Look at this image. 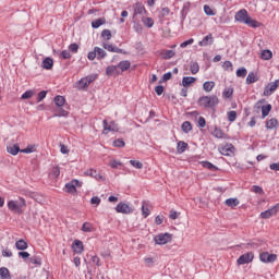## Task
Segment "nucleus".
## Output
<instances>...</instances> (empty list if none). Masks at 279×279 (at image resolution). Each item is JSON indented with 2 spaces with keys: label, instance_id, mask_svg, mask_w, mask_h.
Segmentation results:
<instances>
[{
  "label": "nucleus",
  "instance_id": "nucleus-11",
  "mask_svg": "<svg viewBox=\"0 0 279 279\" xmlns=\"http://www.w3.org/2000/svg\"><path fill=\"white\" fill-rule=\"evenodd\" d=\"M106 75H108V77L121 75V70L118 68V65H109L106 69Z\"/></svg>",
  "mask_w": 279,
  "mask_h": 279
},
{
  "label": "nucleus",
  "instance_id": "nucleus-34",
  "mask_svg": "<svg viewBox=\"0 0 279 279\" xmlns=\"http://www.w3.org/2000/svg\"><path fill=\"white\" fill-rule=\"evenodd\" d=\"M211 134L215 136V138H223V136H226V133H223V131L217 126H215Z\"/></svg>",
  "mask_w": 279,
  "mask_h": 279
},
{
  "label": "nucleus",
  "instance_id": "nucleus-20",
  "mask_svg": "<svg viewBox=\"0 0 279 279\" xmlns=\"http://www.w3.org/2000/svg\"><path fill=\"white\" fill-rule=\"evenodd\" d=\"M41 66L43 69H46V71L53 69V59H51L50 57H47L46 59L43 60Z\"/></svg>",
  "mask_w": 279,
  "mask_h": 279
},
{
  "label": "nucleus",
  "instance_id": "nucleus-52",
  "mask_svg": "<svg viewBox=\"0 0 279 279\" xmlns=\"http://www.w3.org/2000/svg\"><path fill=\"white\" fill-rule=\"evenodd\" d=\"M47 97V90H41L37 94V104H40L43 99Z\"/></svg>",
  "mask_w": 279,
  "mask_h": 279
},
{
  "label": "nucleus",
  "instance_id": "nucleus-62",
  "mask_svg": "<svg viewBox=\"0 0 279 279\" xmlns=\"http://www.w3.org/2000/svg\"><path fill=\"white\" fill-rule=\"evenodd\" d=\"M155 93H156V95H158V97H160V95H162V93H165V86H162V85L156 86Z\"/></svg>",
  "mask_w": 279,
  "mask_h": 279
},
{
  "label": "nucleus",
  "instance_id": "nucleus-22",
  "mask_svg": "<svg viewBox=\"0 0 279 279\" xmlns=\"http://www.w3.org/2000/svg\"><path fill=\"white\" fill-rule=\"evenodd\" d=\"M278 119L271 118L270 120L266 121L267 130H278Z\"/></svg>",
  "mask_w": 279,
  "mask_h": 279
},
{
  "label": "nucleus",
  "instance_id": "nucleus-27",
  "mask_svg": "<svg viewBox=\"0 0 279 279\" xmlns=\"http://www.w3.org/2000/svg\"><path fill=\"white\" fill-rule=\"evenodd\" d=\"M271 108L272 107L270 104L262 106V119L269 117V113L271 112Z\"/></svg>",
  "mask_w": 279,
  "mask_h": 279
},
{
  "label": "nucleus",
  "instance_id": "nucleus-59",
  "mask_svg": "<svg viewBox=\"0 0 279 279\" xmlns=\"http://www.w3.org/2000/svg\"><path fill=\"white\" fill-rule=\"evenodd\" d=\"M142 215H143L144 219H147V217L149 215V207H147V205L142 206Z\"/></svg>",
  "mask_w": 279,
  "mask_h": 279
},
{
  "label": "nucleus",
  "instance_id": "nucleus-25",
  "mask_svg": "<svg viewBox=\"0 0 279 279\" xmlns=\"http://www.w3.org/2000/svg\"><path fill=\"white\" fill-rule=\"evenodd\" d=\"M53 101L58 108H62V106L66 104V98H64V96L58 95L53 98Z\"/></svg>",
  "mask_w": 279,
  "mask_h": 279
},
{
  "label": "nucleus",
  "instance_id": "nucleus-50",
  "mask_svg": "<svg viewBox=\"0 0 279 279\" xmlns=\"http://www.w3.org/2000/svg\"><path fill=\"white\" fill-rule=\"evenodd\" d=\"M204 12L207 16H215V11L208 4L204 5Z\"/></svg>",
  "mask_w": 279,
  "mask_h": 279
},
{
  "label": "nucleus",
  "instance_id": "nucleus-5",
  "mask_svg": "<svg viewBox=\"0 0 279 279\" xmlns=\"http://www.w3.org/2000/svg\"><path fill=\"white\" fill-rule=\"evenodd\" d=\"M81 186H82V182L77 179H73L71 182L65 184V193L75 195V193H77V187H81Z\"/></svg>",
  "mask_w": 279,
  "mask_h": 279
},
{
  "label": "nucleus",
  "instance_id": "nucleus-36",
  "mask_svg": "<svg viewBox=\"0 0 279 279\" xmlns=\"http://www.w3.org/2000/svg\"><path fill=\"white\" fill-rule=\"evenodd\" d=\"M96 51V58H98V60H102V58H106V50L99 48V47H95L94 48Z\"/></svg>",
  "mask_w": 279,
  "mask_h": 279
},
{
  "label": "nucleus",
  "instance_id": "nucleus-63",
  "mask_svg": "<svg viewBox=\"0 0 279 279\" xmlns=\"http://www.w3.org/2000/svg\"><path fill=\"white\" fill-rule=\"evenodd\" d=\"M222 69H225V71H232V61H225Z\"/></svg>",
  "mask_w": 279,
  "mask_h": 279
},
{
  "label": "nucleus",
  "instance_id": "nucleus-18",
  "mask_svg": "<svg viewBox=\"0 0 279 279\" xmlns=\"http://www.w3.org/2000/svg\"><path fill=\"white\" fill-rule=\"evenodd\" d=\"M85 175H89L90 178H95V180H105L104 175L99 172H97V170H93L89 169L87 171H85Z\"/></svg>",
  "mask_w": 279,
  "mask_h": 279
},
{
  "label": "nucleus",
  "instance_id": "nucleus-9",
  "mask_svg": "<svg viewBox=\"0 0 279 279\" xmlns=\"http://www.w3.org/2000/svg\"><path fill=\"white\" fill-rule=\"evenodd\" d=\"M104 125V134H108V132H119V126L114 121H111L110 124H108V120L102 121Z\"/></svg>",
  "mask_w": 279,
  "mask_h": 279
},
{
  "label": "nucleus",
  "instance_id": "nucleus-33",
  "mask_svg": "<svg viewBox=\"0 0 279 279\" xmlns=\"http://www.w3.org/2000/svg\"><path fill=\"white\" fill-rule=\"evenodd\" d=\"M162 59L163 60H171V58H173V56H175V51L173 50H163L161 52Z\"/></svg>",
  "mask_w": 279,
  "mask_h": 279
},
{
  "label": "nucleus",
  "instance_id": "nucleus-29",
  "mask_svg": "<svg viewBox=\"0 0 279 279\" xmlns=\"http://www.w3.org/2000/svg\"><path fill=\"white\" fill-rule=\"evenodd\" d=\"M213 88H215V82L214 81H206L203 84V90H205V93H210L213 90Z\"/></svg>",
  "mask_w": 279,
  "mask_h": 279
},
{
  "label": "nucleus",
  "instance_id": "nucleus-12",
  "mask_svg": "<svg viewBox=\"0 0 279 279\" xmlns=\"http://www.w3.org/2000/svg\"><path fill=\"white\" fill-rule=\"evenodd\" d=\"M72 250L76 254H82V252H84V242H82L81 240H74L72 244Z\"/></svg>",
  "mask_w": 279,
  "mask_h": 279
},
{
  "label": "nucleus",
  "instance_id": "nucleus-48",
  "mask_svg": "<svg viewBox=\"0 0 279 279\" xmlns=\"http://www.w3.org/2000/svg\"><path fill=\"white\" fill-rule=\"evenodd\" d=\"M50 175H52V178H59L60 177V167L56 166L51 169Z\"/></svg>",
  "mask_w": 279,
  "mask_h": 279
},
{
  "label": "nucleus",
  "instance_id": "nucleus-13",
  "mask_svg": "<svg viewBox=\"0 0 279 279\" xmlns=\"http://www.w3.org/2000/svg\"><path fill=\"white\" fill-rule=\"evenodd\" d=\"M8 154H11V156H16L21 153V146L19 144H9L7 146Z\"/></svg>",
  "mask_w": 279,
  "mask_h": 279
},
{
  "label": "nucleus",
  "instance_id": "nucleus-64",
  "mask_svg": "<svg viewBox=\"0 0 279 279\" xmlns=\"http://www.w3.org/2000/svg\"><path fill=\"white\" fill-rule=\"evenodd\" d=\"M198 128H206V118L205 117L198 118Z\"/></svg>",
  "mask_w": 279,
  "mask_h": 279
},
{
  "label": "nucleus",
  "instance_id": "nucleus-10",
  "mask_svg": "<svg viewBox=\"0 0 279 279\" xmlns=\"http://www.w3.org/2000/svg\"><path fill=\"white\" fill-rule=\"evenodd\" d=\"M102 47L104 49H106L107 51H110L111 53H125V50L117 46H113L112 44L105 43Z\"/></svg>",
  "mask_w": 279,
  "mask_h": 279
},
{
  "label": "nucleus",
  "instance_id": "nucleus-6",
  "mask_svg": "<svg viewBox=\"0 0 279 279\" xmlns=\"http://www.w3.org/2000/svg\"><path fill=\"white\" fill-rule=\"evenodd\" d=\"M259 260L262 263H276L278 260V255L277 254H269V252H263L259 254Z\"/></svg>",
  "mask_w": 279,
  "mask_h": 279
},
{
  "label": "nucleus",
  "instance_id": "nucleus-41",
  "mask_svg": "<svg viewBox=\"0 0 279 279\" xmlns=\"http://www.w3.org/2000/svg\"><path fill=\"white\" fill-rule=\"evenodd\" d=\"M258 81V77H256V74L254 72L248 73L246 77V84H255V82Z\"/></svg>",
  "mask_w": 279,
  "mask_h": 279
},
{
  "label": "nucleus",
  "instance_id": "nucleus-55",
  "mask_svg": "<svg viewBox=\"0 0 279 279\" xmlns=\"http://www.w3.org/2000/svg\"><path fill=\"white\" fill-rule=\"evenodd\" d=\"M252 191L253 193H256L257 195H263V193H265V191L263 190V187L258 186V185H253L252 186Z\"/></svg>",
  "mask_w": 279,
  "mask_h": 279
},
{
  "label": "nucleus",
  "instance_id": "nucleus-32",
  "mask_svg": "<svg viewBox=\"0 0 279 279\" xmlns=\"http://www.w3.org/2000/svg\"><path fill=\"white\" fill-rule=\"evenodd\" d=\"M89 84H88V80L86 77L81 78L77 82V88L80 90H83V88H88Z\"/></svg>",
  "mask_w": 279,
  "mask_h": 279
},
{
  "label": "nucleus",
  "instance_id": "nucleus-57",
  "mask_svg": "<svg viewBox=\"0 0 279 279\" xmlns=\"http://www.w3.org/2000/svg\"><path fill=\"white\" fill-rule=\"evenodd\" d=\"M2 256L4 258H12V251H10V248H3L2 246Z\"/></svg>",
  "mask_w": 279,
  "mask_h": 279
},
{
  "label": "nucleus",
  "instance_id": "nucleus-58",
  "mask_svg": "<svg viewBox=\"0 0 279 279\" xmlns=\"http://www.w3.org/2000/svg\"><path fill=\"white\" fill-rule=\"evenodd\" d=\"M193 43H195V39L190 38V39L181 43L180 47H181V49H185V47H187L189 45H193Z\"/></svg>",
  "mask_w": 279,
  "mask_h": 279
},
{
  "label": "nucleus",
  "instance_id": "nucleus-30",
  "mask_svg": "<svg viewBox=\"0 0 279 279\" xmlns=\"http://www.w3.org/2000/svg\"><path fill=\"white\" fill-rule=\"evenodd\" d=\"M16 250H20L21 252H24V250H27V242L25 240L21 239L15 242Z\"/></svg>",
  "mask_w": 279,
  "mask_h": 279
},
{
  "label": "nucleus",
  "instance_id": "nucleus-46",
  "mask_svg": "<svg viewBox=\"0 0 279 279\" xmlns=\"http://www.w3.org/2000/svg\"><path fill=\"white\" fill-rule=\"evenodd\" d=\"M228 117V121H230V123H234V121H236V111H229L227 113Z\"/></svg>",
  "mask_w": 279,
  "mask_h": 279
},
{
  "label": "nucleus",
  "instance_id": "nucleus-14",
  "mask_svg": "<svg viewBox=\"0 0 279 279\" xmlns=\"http://www.w3.org/2000/svg\"><path fill=\"white\" fill-rule=\"evenodd\" d=\"M215 43V37L213 34H208L198 43L199 47H208V45H213Z\"/></svg>",
  "mask_w": 279,
  "mask_h": 279
},
{
  "label": "nucleus",
  "instance_id": "nucleus-60",
  "mask_svg": "<svg viewBox=\"0 0 279 279\" xmlns=\"http://www.w3.org/2000/svg\"><path fill=\"white\" fill-rule=\"evenodd\" d=\"M90 204L94 206H99L101 204V198H99V196H94L90 198Z\"/></svg>",
  "mask_w": 279,
  "mask_h": 279
},
{
  "label": "nucleus",
  "instance_id": "nucleus-24",
  "mask_svg": "<svg viewBox=\"0 0 279 279\" xmlns=\"http://www.w3.org/2000/svg\"><path fill=\"white\" fill-rule=\"evenodd\" d=\"M187 148H189V144L186 142L180 141L177 144L178 154H184V151H186Z\"/></svg>",
  "mask_w": 279,
  "mask_h": 279
},
{
  "label": "nucleus",
  "instance_id": "nucleus-1",
  "mask_svg": "<svg viewBox=\"0 0 279 279\" xmlns=\"http://www.w3.org/2000/svg\"><path fill=\"white\" fill-rule=\"evenodd\" d=\"M234 19L238 23H243V25H247V27H252L253 29H256L263 25L260 22L252 19L245 9L238 11Z\"/></svg>",
  "mask_w": 279,
  "mask_h": 279
},
{
  "label": "nucleus",
  "instance_id": "nucleus-43",
  "mask_svg": "<svg viewBox=\"0 0 279 279\" xmlns=\"http://www.w3.org/2000/svg\"><path fill=\"white\" fill-rule=\"evenodd\" d=\"M81 230L82 232H93V223L84 222Z\"/></svg>",
  "mask_w": 279,
  "mask_h": 279
},
{
  "label": "nucleus",
  "instance_id": "nucleus-61",
  "mask_svg": "<svg viewBox=\"0 0 279 279\" xmlns=\"http://www.w3.org/2000/svg\"><path fill=\"white\" fill-rule=\"evenodd\" d=\"M121 165H123V163H121L120 161H117L116 159H112L111 161H110V167H111V169H119V167H121Z\"/></svg>",
  "mask_w": 279,
  "mask_h": 279
},
{
  "label": "nucleus",
  "instance_id": "nucleus-4",
  "mask_svg": "<svg viewBox=\"0 0 279 279\" xmlns=\"http://www.w3.org/2000/svg\"><path fill=\"white\" fill-rule=\"evenodd\" d=\"M171 239H173L171 233H159L155 235L154 241L156 245H167V243H171Z\"/></svg>",
  "mask_w": 279,
  "mask_h": 279
},
{
  "label": "nucleus",
  "instance_id": "nucleus-16",
  "mask_svg": "<svg viewBox=\"0 0 279 279\" xmlns=\"http://www.w3.org/2000/svg\"><path fill=\"white\" fill-rule=\"evenodd\" d=\"M117 66L121 73H125V71H128L132 66V63L129 60H123V61H120L117 64Z\"/></svg>",
  "mask_w": 279,
  "mask_h": 279
},
{
  "label": "nucleus",
  "instance_id": "nucleus-53",
  "mask_svg": "<svg viewBox=\"0 0 279 279\" xmlns=\"http://www.w3.org/2000/svg\"><path fill=\"white\" fill-rule=\"evenodd\" d=\"M69 51H71L72 53H77V51H80V45H77L76 43L71 44L69 46Z\"/></svg>",
  "mask_w": 279,
  "mask_h": 279
},
{
  "label": "nucleus",
  "instance_id": "nucleus-49",
  "mask_svg": "<svg viewBox=\"0 0 279 279\" xmlns=\"http://www.w3.org/2000/svg\"><path fill=\"white\" fill-rule=\"evenodd\" d=\"M129 162L134 169H143V162L138 160H130Z\"/></svg>",
  "mask_w": 279,
  "mask_h": 279
},
{
  "label": "nucleus",
  "instance_id": "nucleus-17",
  "mask_svg": "<svg viewBox=\"0 0 279 279\" xmlns=\"http://www.w3.org/2000/svg\"><path fill=\"white\" fill-rule=\"evenodd\" d=\"M234 151V146L232 144H227L220 148V154L222 156H230Z\"/></svg>",
  "mask_w": 279,
  "mask_h": 279
},
{
  "label": "nucleus",
  "instance_id": "nucleus-23",
  "mask_svg": "<svg viewBox=\"0 0 279 279\" xmlns=\"http://www.w3.org/2000/svg\"><path fill=\"white\" fill-rule=\"evenodd\" d=\"M195 82H197V78L193 77V76H184L182 78V86H184V88L191 86V84H195Z\"/></svg>",
  "mask_w": 279,
  "mask_h": 279
},
{
  "label": "nucleus",
  "instance_id": "nucleus-38",
  "mask_svg": "<svg viewBox=\"0 0 279 279\" xmlns=\"http://www.w3.org/2000/svg\"><path fill=\"white\" fill-rule=\"evenodd\" d=\"M106 23L105 19H98L92 22V27L94 29H98V27H101V25H104Z\"/></svg>",
  "mask_w": 279,
  "mask_h": 279
},
{
  "label": "nucleus",
  "instance_id": "nucleus-56",
  "mask_svg": "<svg viewBox=\"0 0 279 279\" xmlns=\"http://www.w3.org/2000/svg\"><path fill=\"white\" fill-rule=\"evenodd\" d=\"M143 23L146 27H154V20L151 17L144 19Z\"/></svg>",
  "mask_w": 279,
  "mask_h": 279
},
{
  "label": "nucleus",
  "instance_id": "nucleus-35",
  "mask_svg": "<svg viewBox=\"0 0 279 279\" xmlns=\"http://www.w3.org/2000/svg\"><path fill=\"white\" fill-rule=\"evenodd\" d=\"M232 95H234V88H232V87L225 88L222 92V97L225 99H230V97H232Z\"/></svg>",
  "mask_w": 279,
  "mask_h": 279
},
{
  "label": "nucleus",
  "instance_id": "nucleus-19",
  "mask_svg": "<svg viewBox=\"0 0 279 279\" xmlns=\"http://www.w3.org/2000/svg\"><path fill=\"white\" fill-rule=\"evenodd\" d=\"M275 215H276V210H274V208L270 207L269 209L262 211L259 217L262 219H271V217H275Z\"/></svg>",
  "mask_w": 279,
  "mask_h": 279
},
{
  "label": "nucleus",
  "instance_id": "nucleus-31",
  "mask_svg": "<svg viewBox=\"0 0 279 279\" xmlns=\"http://www.w3.org/2000/svg\"><path fill=\"white\" fill-rule=\"evenodd\" d=\"M225 204L226 206H229V208H235V206H239L240 202L239 198H228Z\"/></svg>",
  "mask_w": 279,
  "mask_h": 279
},
{
  "label": "nucleus",
  "instance_id": "nucleus-51",
  "mask_svg": "<svg viewBox=\"0 0 279 279\" xmlns=\"http://www.w3.org/2000/svg\"><path fill=\"white\" fill-rule=\"evenodd\" d=\"M113 147H119V148L125 147V142L121 138L114 140Z\"/></svg>",
  "mask_w": 279,
  "mask_h": 279
},
{
  "label": "nucleus",
  "instance_id": "nucleus-26",
  "mask_svg": "<svg viewBox=\"0 0 279 279\" xmlns=\"http://www.w3.org/2000/svg\"><path fill=\"white\" fill-rule=\"evenodd\" d=\"M181 130L184 132V134H189L193 131V124L190 121H185L182 123Z\"/></svg>",
  "mask_w": 279,
  "mask_h": 279
},
{
  "label": "nucleus",
  "instance_id": "nucleus-21",
  "mask_svg": "<svg viewBox=\"0 0 279 279\" xmlns=\"http://www.w3.org/2000/svg\"><path fill=\"white\" fill-rule=\"evenodd\" d=\"M133 9H134L135 15L145 14V12H146L145 5L143 4V2H136L135 5L133 7Z\"/></svg>",
  "mask_w": 279,
  "mask_h": 279
},
{
  "label": "nucleus",
  "instance_id": "nucleus-15",
  "mask_svg": "<svg viewBox=\"0 0 279 279\" xmlns=\"http://www.w3.org/2000/svg\"><path fill=\"white\" fill-rule=\"evenodd\" d=\"M277 85L275 82L269 83L265 88H264V96L265 97H270V95L274 94V92L277 89Z\"/></svg>",
  "mask_w": 279,
  "mask_h": 279
},
{
  "label": "nucleus",
  "instance_id": "nucleus-37",
  "mask_svg": "<svg viewBox=\"0 0 279 279\" xmlns=\"http://www.w3.org/2000/svg\"><path fill=\"white\" fill-rule=\"evenodd\" d=\"M190 71H191L192 75H197V73H199V63H197V62L191 63Z\"/></svg>",
  "mask_w": 279,
  "mask_h": 279
},
{
  "label": "nucleus",
  "instance_id": "nucleus-28",
  "mask_svg": "<svg viewBox=\"0 0 279 279\" xmlns=\"http://www.w3.org/2000/svg\"><path fill=\"white\" fill-rule=\"evenodd\" d=\"M0 278L1 279H12V275H10V269L5 267L0 268Z\"/></svg>",
  "mask_w": 279,
  "mask_h": 279
},
{
  "label": "nucleus",
  "instance_id": "nucleus-39",
  "mask_svg": "<svg viewBox=\"0 0 279 279\" xmlns=\"http://www.w3.org/2000/svg\"><path fill=\"white\" fill-rule=\"evenodd\" d=\"M203 167L205 169H209V171H219V168H217V166L213 165L210 161H203Z\"/></svg>",
  "mask_w": 279,
  "mask_h": 279
},
{
  "label": "nucleus",
  "instance_id": "nucleus-7",
  "mask_svg": "<svg viewBox=\"0 0 279 279\" xmlns=\"http://www.w3.org/2000/svg\"><path fill=\"white\" fill-rule=\"evenodd\" d=\"M252 260H254V253L248 252V253H244L243 255H241L238 258L236 264L238 265H250V263H252Z\"/></svg>",
  "mask_w": 279,
  "mask_h": 279
},
{
  "label": "nucleus",
  "instance_id": "nucleus-3",
  "mask_svg": "<svg viewBox=\"0 0 279 279\" xmlns=\"http://www.w3.org/2000/svg\"><path fill=\"white\" fill-rule=\"evenodd\" d=\"M27 206L25 198L20 197L19 201H9L8 208L11 213H15V215H23V208Z\"/></svg>",
  "mask_w": 279,
  "mask_h": 279
},
{
  "label": "nucleus",
  "instance_id": "nucleus-8",
  "mask_svg": "<svg viewBox=\"0 0 279 279\" xmlns=\"http://www.w3.org/2000/svg\"><path fill=\"white\" fill-rule=\"evenodd\" d=\"M116 211L120 213L121 215H130V213H133L134 209H132L130 205L121 202L116 206Z\"/></svg>",
  "mask_w": 279,
  "mask_h": 279
},
{
  "label": "nucleus",
  "instance_id": "nucleus-42",
  "mask_svg": "<svg viewBox=\"0 0 279 279\" xmlns=\"http://www.w3.org/2000/svg\"><path fill=\"white\" fill-rule=\"evenodd\" d=\"M262 60H271L274 58V53L271 50H264L260 54Z\"/></svg>",
  "mask_w": 279,
  "mask_h": 279
},
{
  "label": "nucleus",
  "instance_id": "nucleus-47",
  "mask_svg": "<svg viewBox=\"0 0 279 279\" xmlns=\"http://www.w3.org/2000/svg\"><path fill=\"white\" fill-rule=\"evenodd\" d=\"M32 97H34V90L28 89L22 94L21 99H32Z\"/></svg>",
  "mask_w": 279,
  "mask_h": 279
},
{
  "label": "nucleus",
  "instance_id": "nucleus-40",
  "mask_svg": "<svg viewBox=\"0 0 279 279\" xmlns=\"http://www.w3.org/2000/svg\"><path fill=\"white\" fill-rule=\"evenodd\" d=\"M52 117H64V118H66V117H69V111H66V110L60 108V109H57V110L54 111V113H53Z\"/></svg>",
  "mask_w": 279,
  "mask_h": 279
},
{
  "label": "nucleus",
  "instance_id": "nucleus-44",
  "mask_svg": "<svg viewBox=\"0 0 279 279\" xmlns=\"http://www.w3.org/2000/svg\"><path fill=\"white\" fill-rule=\"evenodd\" d=\"M101 37L105 39V40H110V38H112V33L110 32V29H104L101 32Z\"/></svg>",
  "mask_w": 279,
  "mask_h": 279
},
{
  "label": "nucleus",
  "instance_id": "nucleus-45",
  "mask_svg": "<svg viewBox=\"0 0 279 279\" xmlns=\"http://www.w3.org/2000/svg\"><path fill=\"white\" fill-rule=\"evenodd\" d=\"M236 77H245V75H247V69L245 68H241L238 69L235 72Z\"/></svg>",
  "mask_w": 279,
  "mask_h": 279
},
{
  "label": "nucleus",
  "instance_id": "nucleus-54",
  "mask_svg": "<svg viewBox=\"0 0 279 279\" xmlns=\"http://www.w3.org/2000/svg\"><path fill=\"white\" fill-rule=\"evenodd\" d=\"M31 263L40 267V265H43V259L38 256H34L31 258Z\"/></svg>",
  "mask_w": 279,
  "mask_h": 279
},
{
  "label": "nucleus",
  "instance_id": "nucleus-2",
  "mask_svg": "<svg viewBox=\"0 0 279 279\" xmlns=\"http://www.w3.org/2000/svg\"><path fill=\"white\" fill-rule=\"evenodd\" d=\"M197 105L201 108H210L213 110V108H217V106H219V97H217V95L202 96L198 98Z\"/></svg>",
  "mask_w": 279,
  "mask_h": 279
}]
</instances>
